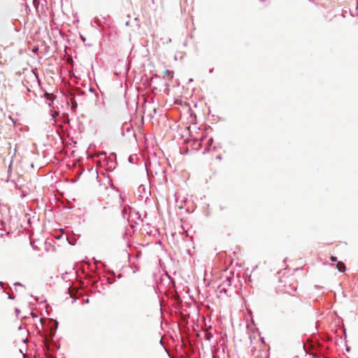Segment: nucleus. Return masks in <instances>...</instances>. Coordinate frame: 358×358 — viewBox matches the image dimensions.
<instances>
[{
  "mask_svg": "<svg viewBox=\"0 0 358 358\" xmlns=\"http://www.w3.org/2000/svg\"><path fill=\"white\" fill-rule=\"evenodd\" d=\"M336 259H336V257H334V256H332V257H331V260L332 262H336Z\"/></svg>",
  "mask_w": 358,
  "mask_h": 358,
  "instance_id": "6",
  "label": "nucleus"
},
{
  "mask_svg": "<svg viewBox=\"0 0 358 358\" xmlns=\"http://www.w3.org/2000/svg\"><path fill=\"white\" fill-rule=\"evenodd\" d=\"M45 96H46V97H47V99H51V98H50V95L49 94H48V93H46V94H45Z\"/></svg>",
  "mask_w": 358,
  "mask_h": 358,
  "instance_id": "7",
  "label": "nucleus"
},
{
  "mask_svg": "<svg viewBox=\"0 0 358 358\" xmlns=\"http://www.w3.org/2000/svg\"><path fill=\"white\" fill-rule=\"evenodd\" d=\"M164 75H166L169 78H172L173 76V71H169V70H165L164 71Z\"/></svg>",
  "mask_w": 358,
  "mask_h": 358,
  "instance_id": "5",
  "label": "nucleus"
},
{
  "mask_svg": "<svg viewBox=\"0 0 358 358\" xmlns=\"http://www.w3.org/2000/svg\"><path fill=\"white\" fill-rule=\"evenodd\" d=\"M261 342L262 343H260L259 345H262V344L264 343V340L263 338H261ZM259 347V350L257 349V347L253 348L252 355L254 358H268V350L266 349L262 350V346Z\"/></svg>",
  "mask_w": 358,
  "mask_h": 358,
  "instance_id": "3",
  "label": "nucleus"
},
{
  "mask_svg": "<svg viewBox=\"0 0 358 358\" xmlns=\"http://www.w3.org/2000/svg\"><path fill=\"white\" fill-rule=\"evenodd\" d=\"M336 268L337 269L340 271V272H345V270H346V267H345V265L343 262H338L337 264H336Z\"/></svg>",
  "mask_w": 358,
  "mask_h": 358,
  "instance_id": "4",
  "label": "nucleus"
},
{
  "mask_svg": "<svg viewBox=\"0 0 358 358\" xmlns=\"http://www.w3.org/2000/svg\"><path fill=\"white\" fill-rule=\"evenodd\" d=\"M294 292H296V288L293 289Z\"/></svg>",
  "mask_w": 358,
  "mask_h": 358,
  "instance_id": "8",
  "label": "nucleus"
},
{
  "mask_svg": "<svg viewBox=\"0 0 358 358\" xmlns=\"http://www.w3.org/2000/svg\"><path fill=\"white\" fill-rule=\"evenodd\" d=\"M120 213L119 207L105 206L99 209L98 215L100 219L104 222H110L114 220Z\"/></svg>",
  "mask_w": 358,
  "mask_h": 358,
  "instance_id": "1",
  "label": "nucleus"
},
{
  "mask_svg": "<svg viewBox=\"0 0 358 358\" xmlns=\"http://www.w3.org/2000/svg\"><path fill=\"white\" fill-rule=\"evenodd\" d=\"M282 294H284L283 302L287 307L292 308L299 303L300 300L298 296L295 294H291L286 286L282 290Z\"/></svg>",
  "mask_w": 358,
  "mask_h": 358,
  "instance_id": "2",
  "label": "nucleus"
}]
</instances>
